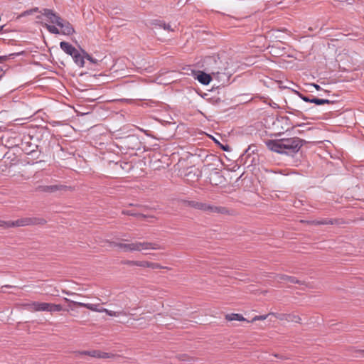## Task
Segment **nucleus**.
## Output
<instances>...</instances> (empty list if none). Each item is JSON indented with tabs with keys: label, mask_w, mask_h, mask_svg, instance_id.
I'll return each instance as SVG.
<instances>
[{
	"label": "nucleus",
	"mask_w": 364,
	"mask_h": 364,
	"mask_svg": "<svg viewBox=\"0 0 364 364\" xmlns=\"http://www.w3.org/2000/svg\"><path fill=\"white\" fill-rule=\"evenodd\" d=\"M41 14L46 18V20L48 23L55 24L60 28V30L55 26L46 23L44 26L50 33L70 36L75 32L72 25L68 21L63 19L57 13L54 12L53 10L44 9L41 11Z\"/></svg>",
	"instance_id": "obj_1"
},
{
	"label": "nucleus",
	"mask_w": 364,
	"mask_h": 364,
	"mask_svg": "<svg viewBox=\"0 0 364 364\" xmlns=\"http://www.w3.org/2000/svg\"><path fill=\"white\" fill-rule=\"evenodd\" d=\"M116 246L120 249H123L127 252H140L147 250H159V245L149 242H135L132 243H117Z\"/></svg>",
	"instance_id": "obj_2"
},
{
	"label": "nucleus",
	"mask_w": 364,
	"mask_h": 364,
	"mask_svg": "<svg viewBox=\"0 0 364 364\" xmlns=\"http://www.w3.org/2000/svg\"><path fill=\"white\" fill-rule=\"evenodd\" d=\"M188 206L203 211L206 213H220L225 214L228 213V210L225 207L215 206L210 203L197 201V200H189L187 202Z\"/></svg>",
	"instance_id": "obj_3"
},
{
	"label": "nucleus",
	"mask_w": 364,
	"mask_h": 364,
	"mask_svg": "<svg viewBox=\"0 0 364 364\" xmlns=\"http://www.w3.org/2000/svg\"><path fill=\"white\" fill-rule=\"evenodd\" d=\"M302 140L298 137L282 139L284 154L296 153L302 146Z\"/></svg>",
	"instance_id": "obj_4"
},
{
	"label": "nucleus",
	"mask_w": 364,
	"mask_h": 364,
	"mask_svg": "<svg viewBox=\"0 0 364 364\" xmlns=\"http://www.w3.org/2000/svg\"><path fill=\"white\" fill-rule=\"evenodd\" d=\"M64 300L65 301L70 302V304L80 306V307H85L89 310H91L92 311L96 312H104L105 308L100 307V304H90V303H82V302H78L72 301L68 298H64Z\"/></svg>",
	"instance_id": "obj_5"
},
{
	"label": "nucleus",
	"mask_w": 364,
	"mask_h": 364,
	"mask_svg": "<svg viewBox=\"0 0 364 364\" xmlns=\"http://www.w3.org/2000/svg\"><path fill=\"white\" fill-rule=\"evenodd\" d=\"M46 306H48V303L38 301L28 302L23 304V307L29 311H46Z\"/></svg>",
	"instance_id": "obj_6"
},
{
	"label": "nucleus",
	"mask_w": 364,
	"mask_h": 364,
	"mask_svg": "<svg viewBox=\"0 0 364 364\" xmlns=\"http://www.w3.org/2000/svg\"><path fill=\"white\" fill-rule=\"evenodd\" d=\"M265 144L267 146L269 149L271 151L279 153V154H284V149H283V143H282V139L279 140H267L265 141Z\"/></svg>",
	"instance_id": "obj_7"
},
{
	"label": "nucleus",
	"mask_w": 364,
	"mask_h": 364,
	"mask_svg": "<svg viewBox=\"0 0 364 364\" xmlns=\"http://www.w3.org/2000/svg\"><path fill=\"white\" fill-rule=\"evenodd\" d=\"M85 53L86 52L84 50H81L80 51L77 50L76 53L72 56L75 63L80 68L85 66V59H86Z\"/></svg>",
	"instance_id": "obj_8"
},
{
	"label": "nucleus",
	"mask_w": 364,
	"mask_h": 364,
	"mask_svg": "<svg viewBox=\"0 0 364 364\" xmlns=\"http://www.w3.org/2000/svg\"><path fill=\"white\" fill-rule=\"evenodd\" d=\"M34 223H36V221H34L33 219L26 218H21V219H19V220H17L13 221V222H8L6 223V225L9 227H14V226L20 227V226H26V225H29L34 224Z\"/></svg>",
	"instance_id": "obj_9"
},
{
	"label": "nucleus",
	"mask_w": 364,
	"mask_h": 364,
	"mask_svg": "<svg viewBox=\"0 0 364 364\" xmlns=\"http://www.w3.org/2000/svg\"><path fill=\"white\" fill-rule=\"evenodd\" d=\"M60 47L66 54L70 56H73L75 53H76V51L77 50L70 43L65 41L60 43Z\"/></svg>",
	"instance_id": "obj_10"
},
{
	"label": "nucleus",
	"mask_w": 364,
	"mask_h": 364,
	"mask_svg": "<svg viewBox=\"0 0 364 364\" xmlns=\"http://www.w3.org/2000/svg\"><path fill=\"white\" fill-rule=\"evenodd\" d=\"M151 25L153 26V28H163L167 31H173V28H171V25L168 23H166L164 21L161 20H154L151 22Z\"/></svg>",
	"instance_id": "obj_11"
},
{
	"label": "nucleus",
	"mask_w": 364,
	"mask_h": 364,
	"mask_svg": "<svg viewBox=\"0 0 364 364\" xmlns=\"http://www.w3.org/2000/svg\"><path fill=\"white\" fill-rule=\"evenodd\" d=\"M196 78L201 84L205 85H208L211 80L210 75L203 72H200Z\"/></svg>",
	"instance_id": "obj_12"
},
{
	"label": "nucleus",
	"mask_w": 364,
	"mask_h": 364,
	"mask_svg": "<svg viewBox=\"0 0 364 364\" xmlns=\"http://www.w3.org/2000/svg\"><path fill=\"white\" fill-rule=\"evenodd\" d=\"M277 280L280 282L284 283H298L299 281L293 277L281 274L277 276Z\"/></svg>",
	"instance_id": "obj_13"
},
{
	"label": "nucleus",
	"mask_w": 364,
	"mask_h": 364,
	"mask_svg": "<svg viewBox=\"0 0 364 364\" xmlns=\"http://www.w3.org/2000/svg\"><path fill=\"white\" fill-rule=\"evenodd\" d=\"M46 311L49 312H53V311H60L63 310V307L60 304H50L48 303V306H46Z\"/></svg>",
	"instance_id": "obj_14"
},
{
	"label": "nucleus",
	"mask_w": 364,
	"mask_h": 364,
	"mask_svg": "<svg viewBox=\"0 0 364 364\" xmlns=\"http://www.w3.org/2000/svg\"><path fill=\"white\" fill-rule=\"evenodd\" d=\"M225 318L228 321H245V318L239 314H227Z\"/></svg>",
	"instance_id": "obj_15"
},
{
	"label": "nucleus",
	"mask_w": 364,
	"mask_h": 364,
	"mask_svg": "<svg viewBox=\"0 0 364 364\" xmlns=\"http://www.w3.org/2000/svg\"><path fill=\"white\" fill-rule=\"evenodd\" d=\"M105 314H107L108 316H119L120 315L127 316V313L125 311H114L109 310L107 309H105L103 310Z\"/></svg>",
	"instance_id": "obj_16"
},
{
	"label": "nucleus",
	"mask_w": 364,
	"mask_h": 364,
	"mask_svg": "<svg viewBox=\"0 0 364 364\" xmlns=\"http://www.w3.org/2000/svg\"><path fill=\"white\" fill-rule=\"evenodd\" d=\"M311 103H314L317 105H322L324 104H331V102L327 99H319L316 97H312Z\"/></svg>",
	"instance_id": "obj_17"
},
{
	"label": "nucleus",
	"mask_w": 364,
	"mask_h": 364,
	"mask_svg": "<svg viewBox=\"0 0 364 364\" xmlns=\"http://www.w3.org/2000/svg\"><path fill=\"white\" fill-rule=\"evenodd\" d=\"M301 318L299 316L296 315L294 314H288V316L287 318V322H295V323H301Z\"/></svg>",
	"instance_id": "obj_18"
},
{
	"label": "nucleus",
	"mask_w": 364,
	"mask_h": 364,
	"mask_svg": "<svg viewBox=\"0 0 364 364\" xmlns=\"http://www.w3.org/2000/svg\"><path fill=\"white\" fill-rule=\"evenodd\" d=\"M269 314H272L275 318L281 320V321H287L288 314H277V313H269Z\"/></svg>",
	"instance_id": "obj_19"
},
{
	"label": "nucleus",
	"mask_w": 364,
	"mask_h": 364,
	"mask_svg": "<svg viewBox=\"0 0 364 364\" xmlns=\"http://www.w3.org/2000/svg\"><path fill=\"white\" fill-rule=\"evenodd\" d=\"M59 189L58 186L56 185L53 186H46L43 188V191L46 192H54Z\"/></svg>",
	"instance_id": "obj_20"
},
{
	"label": "nucleus",
	"mask_w": 364,
	"mask_h": 364,
	"mask_svg": "<svg viewBox=\"0 0 364 364\" xmlns=\"http://www.w3.org/2000/svg\"><path fill=\"white\" fill-rule=\"evenodd\" d=\"M82 353L85 354V355H88L92 357H95V358H99V355H100L99 350L84 351Z\"/></svg>",
	"instance_id": "obj_21"
},
{
	"label": "nucleus",
	"mask_w": 364,
	"mask_h": 364,
	"mask_svg": "<svg viewBox=\"0 0 364 364\" xmlns=\"http://www.w3.org/2000/svg\"><path fill=\"white\" fill-rule=\"evenodd\" d=\"M313 223H314L316 225H328V224H333V221L329 219H323L321 220L314 221Z\"/></svg>",
	"instance_id": "obj_22"
},
{
	"label": "nucleus",
	"mask_w": 364,
	"mask_h": 364,
	"mask_svg": "<svg viewBox=\"0 0 364 364\" xmlns=\"http://www.w3.org/2000/svg\"><path fill=\"white\" fill-rule=\"evenodd\" d=\"M270 314H266V315H261V316H255L251 321V322H254V321H259V320H265Z\"/></svg>",
	"instance_id": "obj_23"
},
{
	"label": "nucleus",
	"mask_w": 364,
	"mask_h": 364,
	"mask_svg": "<svg viewBox=\"0 0 364 364\" xmlns=\"http://www.w3.org/2000/svg\"><path fill=\"white\" fill-rule=\"evenodd\" d=\"M113 357V355L109 353L100 351L99 358H109Z\"/></svg>",
	"instance_id": "obj_24"
},
{
	"label": "nucleus",
	"mask_w": 364,
	"mask_h": 364,
	"mask_svg": "<svg viewBox=\"0 0 364 364\" xmlns=\"http://www.w3.org/2000/svg\"><path fill=\"white\" fill-rule=\"evenodd\" d=\"M149 262L147 261H138V263L136 264V266L141 267H148L149 268Z\"/></svg>",
	"instance_id": "obj_25"
},
{
	"label": "nucleus",
	"mask_w": 364,
	"mask_h": 364,
	"mask_svg": "<svg viewBox=\"0 0 364 364\" xmlns=\"http://www.w3.org/2000/svg\"><path fill=\"white\" fill-rule=\"evenodd\" d=\"M85 54L86 55H85V58L87 60H89L90 63H93V64H97L98 63V60L93 58L92 57H91L87 53H85Z\"/></svg>",
	"instance_id": "obj_26"
},
{
	"label": "nucleus",
	"mask_w": 364,
	"mask_h": 364,
	"mask_svg": "<svg viewBox=\"0 0 364 364\" xmlns=\"http://www.w3.org/2000/svg\"><path fill=\"white\" fill-rule=\"evenodd\" d=\"M149 268H151V269H161L163 268V267H161L159 264L158 263H154V262H149Z\"/></svg>",
	"instance_id": "obj_27"
},
{
	"label": "nucleus",
	"mask_w": 364,
	"mask_h": 364,
	"mask_svg": "<svg viewBox=\"0 0 364 364\" xmlns=\"http://www.w3.org/2000/svg\"><path fill=\"white\" fill-rule=\"evenodd\" d=\"M299 97L306 102H311V98L304 96L301 94H299Z\"/></svg>",
	"instance_id": "obj_28"
},
{
	"label": "nucleus",
	"mask_w": 364,
	"mask_h": 364,
	"mask_svg": "<svg viewBox=\"0 0 364 364\" xmlns=\"http://www.w3.org/2000/svg\"><path fill=\"white\" fill-rule=\"evenodd\" d=\"M9 59L7 55H0V63H3Z\"/></svg>",
	"instance_id": "obj_29"
},
{
	"label": "nucleus",
	"mask_w": 364,
	"mask_h": 364,
	"mask_svg": "<svg viewBox=\"0 0 364 364\" xmlns=\"http://www.w3.org/2000/svg\"><path fill=\"white\" fill-rule=\"evenodd\" d=\"M138 263V261H127L126 264L131 265V266H136V264Z\"/></svg>",
	"instance_id": "obj_30"
},
{
	"label": "nucleus",
	"mask_w": 364,
	"mask_h": 364,
	"mask_svg": "<svg viewBox=\"0 0 364 364\" xmlns=\"http://www.w3.org/2000/svg\"><path fill=\"white\" fill-rule=\"evenodd\" d=\"M200 176V175L199 173L196 174V172L193 173V177H194L193 180H195V181L198 180Z\"/></svg>",
	"instance_id": "obj_31"
},
{
	"label": "nucleus",
	"mask_w": 364,
	"mask_h": 364,
	"mask_svg": "<svg viewBox=\"0 0 364 364\" xmlns=\"http://www.w3.org/2000/svg\"><path fill=\"white\" fill-rule=\"evenodd\" d=\"M311 85L314 86L316 90H319L321 89V87L318 85L312 84Z\"/></svg>",
	"instance_id": "obj_32"
},
{
	"label": "nucleus",
	"mask_w": 364,
	"mask_h": 364,
	"mask_svg": "<svg viewBox=\"0 0 364 364\" xmlns=\"http://www.w3.org/2000/svg\"><path fill=\"white\" fill-rule=\"evenodd\" d=\"M32 13V11H26L23 14V16L28 15Z\"/></svg>",
	"instance_id": "obj_33"
},
{
	"label": "nucleus",
	"mask_w": 364,
	"mask_h": 364,
	"mask_svg": "<svg viewBox=\"0 0 364 364\" xmlns=\"http://www.w3.org/2000/svg\"><path fill=\"white\" fill-rule=\"evenodd\" d=\"M352 3H353V0H347L348 4H352Z\"/></svg>",
	"instance_id": "obj_34"
},
{
	"label": "nucleus",
	"mask_w": 364,
	"mask_h": 364,
	"mask_svg": "<svg viewBox=\"0 0 364 364\" xmlns=\"http://www.w3.org/2000/svg\"><path fill=\"white\" fill-rule=\"evenodd\" d=\"M191 174H192V171H190V172H188V173L186 174V176H187V177H189V176H191Z\"/></svg>",
	"instance_id": "obj_35"
},
{
	"label": "nucleus",
	"mask_w": 364,
	"mask_h": 364,
	"mask_svg": "<svg viewBox=\"0 0 364 364\" xmlns=\"http://www.w3.org/2000/svg\"><path fill=\"white\" fill-rule=\"evenodd\" d=\"M65 293L66 294H68V295H73V294H75L74 293L68 292V291H65Z\"/></svg>",
	"instance_id": "obj_36"
},
{
	"label": "nucleus",
	"mask_w": 364,
	"mask_h": 364,
	"mask_svg": "<svg viewBox=\"0 0 364 364\" xmlns=\"http://www.w3.org/2000/svg\"><path fill=\"white\" fill-rule=\"evenodd\" d=\"M125 213H126V214H128V215H134L133 213H129V212H128V211H127V212H126Z\"/></svg>",
	"instance_id": "obj_37"
},
{
	"label": "nucleus",
	"mask_w": 364,
	"mask_h": 364,
	"mask_svg": "<svg viewBox=\"0 0 364 364\" xmlns=\"http://www.w3.org/2000/svg\"><path fill=\"white\" fill-rule=\"evenodd\" d=\"M16 55V53H12V54H10L9 56H14Z\"/></svg>",
	"instance_id": "obj_38"
},
{
	"label": "nucleus",
	"mask_w": 364,
	"mask_h": 364,
	"mask_svg": "<svg viewBox=\"0 0 364 364\" xmlns=\"http://www.w3.org/2000/svg\"><path fill=\"white\" fill-rule=\"evenodd\" d=\"M4 287H13L12 286H9V285H5L4 286Z\"/></svg>",
	"instance_id": "obj_39"
},
{
	"label": "nucleus",
	"mask_w": 364,
	"mask_h": 364,
	"mask_svg": "<svg viewBox=\"0 0 364 364\" xmlns=\"http://www.w3.org/2000/svg\"><path fill=\"white\" fill-rule=\"evenodd\" d=\"M3 26H0V31L2 30Z\"/></svg>",
	"instance_id": "obj_40"
},
{
	"label": "nucleus",
	"mask_w": 364,
	"mask_h": 364,
	"mask_svg": "<svg viewBox=\"0 0 364 364\" xmlns=\"http://www.w3.org/2000/svg\"><path fill=\"white\" fill-rule=\"evenodd\" d=\"M191 0H187V1H190Z\"/></svg>",
	"instance_id": "obj_41"
},
{
	"label": "nucleus",
	"mask_w": 364,
	"mask_h": 364,
	"mask_svg": "<svg viewBox=\"0 0 364 364\" xmlns=\"http://www.w3.org/2000/svg\"><path fill=\"white\" fill-rule=\"evenodd\" d=\"M363 352H364V350H363Z\"/></svg>",
	"instance_id": "obj_42"
}]
</instances>
